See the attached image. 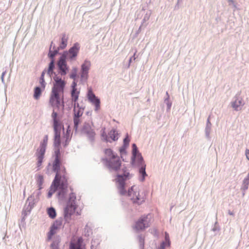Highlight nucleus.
<instances>
[{
    "instance_id": "1",
    "label": "nucleus",
    "mask_w": 249,
    "mask_h": 249,
    "mask_svg": "<svg viewBox=\"0 0 249 249\" xmlns=\"http://www.w3.org/2000/svg\"><path fill=\"white\" fill-rule=\"evenodd\" d=\"M80 48L79 44L75 42L68 50L61 53L56 64L57 72L61 76H65L69 72L70 67L67 62H72L76 59Z\"/></svg>"
},
{
    "instance_id": "2",
    "label": "nucleus",
    "mask_w": 249,
    "mask_h": 249,
    "mask_svg": "<svg viewBox=\"0 0 249 249\" xmlns=\"http://www.w3.org/2000/svg\"><path fill=\"white\" fill-rule=\"evenodd\" d=\"M68 179L69 178L66 175L55 173V176L48 192L47 198H50L58 190L56 194L58 199L61 201L65 200L68 192Z\"/></svg>"
},
{
    "instance_id": "3",
    "label": "nucleus",
    "mask_w": 249,
    "mask_h": 249,
    "mask_svg": "<svg viewBox=\"0 0 249 249\" xmlns=\"http://www.w3.org/2000/svg\"><path fill=\"white\" fill-rule=\"evenodd\" d=\"M131 147V165L133 167H138L139 180L141 182H143L145 180V177L147 176L145 171L146 165L144 163L142 154L139 151L137 145L134 143H132Z\"/></svg>"
},
{
    "instance_id": "4",
    "label": "nucleus",
    "mask_w": 249,
    "mask_h": 249,
    "mask_svg": "<svg viewBox=\"0 0 249 249\" xmlns=\"http://www.w3.org/2000/svg\"><path fill=\"white\" fill-rule=\"evenodd\" d=\"M66 84V81L62 80L54 83L52 88L50 97V103L52 107L57 108L58 109L62 108V110H64V102L63 100L61 98L60 94L64 93Z\"/></svg>"
},
{
    "instance_id": "5",
    "label": "nucleus",
    "mask_w": 249,
    "mask_h": 249,
    "mask_svg": "<svg viewBox=\"0 0 249 249\" xmlns=\"http://www.w3.org/2000/svg\"><path fill=\"white\" fill-rule=\"evenodd\" d=\"M52 155L53 160L52 163L49 162L46 167V174H50V168H51L52 172L60 173L67 175L66 169L63 165V157L61 148H54Z\"/></svg>"
},
{
    "instance_id": "6",
    "label": "nucleus",
    "mask_w": 249,
    "mask_h": 249,
    "mask_svg": "<svg viewBox=\"0 0 249 249\" xmlns=\"http://www.w3.org/2000/svg\"><path fill=\"white\" fill-rule=\"evenodd\" d=\"M122 173H118L116 175L115 178L120 194L123 196L127 194L128 196H130L133 194L134 195L135 193H136L134 191V186L129 188L127 191L125 189V182L130 178V174L125 167L122 169Z\"/></svg>"
},
{
    "instance_id": "7",
    "label": "nucleus",
    "mask_w": 249,
    "mask_h": 249,
    "mask_svg": "<svg viewBox=\"0 0 249 249\" xmlns=\"http://www.w3.org/2000/svg\"><path fill=\"white\" fill-rule=\"evenodd\" d=\"M76 198V196L74 193L71 192L70 194L63 211L64 218L66 222L71 219V216L74 214L78 206L75 201Z\"/></svg>"
},
{
    "instance_id": "8",
    "label": "nucleus",
    "mask_w": 249,
    "mask_h": 249,
    "mask_svg": "<svg viewBox=\"0 0 249 249\" xmlns=\"http://www.w3.org/2000/svg\"><path fill=\"white\" fill-rule=\"evenodd\" d=\"M102 160L105 163L106 166L110 171H113L117 172L116 175L118 173H119V171H121V173H123L122 169H121L122 161L118 156L113 158H105L103 159ZM124 167H126L124 165V166L122 169Z\"/></svg>"
},
{
    "instance_id": "9",
    "label": "nucleus",
    "mask_w": 249,
    "mask_h": 249,
    "mask_svg": "<svg viewBox=\"0 0 249 249\" xmlns=\"http://www.w3.org/2000/svg\"><path fill=\"white\" fill-rule=\"evenodd\" d=\"M80 132L82 135L85 136L90 145L93 146L95 141L96 132L91 125L87 122H85L82 125Z\"/></svg>"
},
{
    "instance_id": "10",
    "label": "nucleus",
    "mask_w": 249,
    "mask_h": 249,
    "mask_svg": "<svg viewBox=\"0 0 249 249\" xmlns=\"http://www.w3.org/2000/svg\"><path fill=\"white\" fill-rule=\"evenodd\" d=\"M120 133L116 129L112 128L108 134L106 132L105 127L102 128L101 130V138L102 141L106 142H112V141H117L119 137Z\"/></svg>"
},
{
    "instance_id": "11",
    "label": "nucleus",
    "mask_w": 249,
    "mask_h": 249,
    "mask_svg": "<svg viewBox=\"0 0 249 249\" xmlns=\"http://www.w3.org/2000/svg\"><path fill=\"white\" fill-rule=\"evenodd\" d=\"M151 218L150 214L141 216L135 222L133 228L137 231H142L150 226V221Z\"/></svg>"
},
{
    "instance_id": "12",
    "label": "nucleus",
    "mask_w": 249,
    "mask_h": 249,
    "mask_svg": "<svg viewBox=\"0 0 249 249\" xmlns=\"http://www.w3.org/2000/svg\"><path fill=\"white\" fill-rule=\"evenodd\" d=\"M87 97L89 102L95 107V111H98L100 109V99L95 95L91 88L88 89Z\"/></svg>"
},
{
    "instance_id": "13",
    "label": "nucleus",
    "mask_w": 249,
    "mask_h": 249,
    "mask_svg": "<svg viewBox=\"0 0 249 249\" xmlns=\"http://www.w3.org/2000/svg\"><path fill=\"white\" fill-rule=\"evenodd\" d=\"M240 94L241 91L238 92L231 102V107L236 111L240 110L245 105L242 97L240 96Z\"/></svg>"
},
{
    "instance_id": "14",
    "label": "nucleus",
    "mask_w": 249,
    "mask_h": 249,
    "mask_svg": "<svg viewBox=\"0 0 249 249\" xmlns=\"http://www.w3.org/2000/svg\"><path fill=\"white\" fill-rule=\"evenodd\" d=\"M68 249H86L83 238L79 237L74 240H71L69 243Z\"/></svg>"
},
{
    "instance_id": "15",
    "label": "nucleus",
    "mask_w": 249,
    "mask_h": 249,
    "mask_svg": "<svg viewBox=\"0 0 249 249\" xmlns=\"http://www.w3.org/2000/svg\"><path fill=\"white\" fill-rule=\"evenodd\" d=\"M72 137V134L71 133V128L70 126L69 125L66 128V130L65 132L64 131L63 138L64 139V141L62 142V145L64 148H66L68 146L69 144V142L71 141Z\"/></svg>"
},
{
    "instance_id": "16",
    "label": "nucleus",
    "mask_w": 249,
    "mask_h": 249,
    "mask_svg": "<svg viewBox=\"0 0 249 249\" xmlns=\"http://www.w3.org/2000/svg\"><path fill=\"white\" fill-rule=\"evenodd\" d=\"M53 127L54 132L53 138H61V129L64 130L63 124L61 123L59 124H53Z\"/></svg>"
},
{
    "instance_id": "17",
    "label": "nucleus",
    "mask_w": 249,
    "mask_h": 249,
    "mask_svg": "<svg viewBox=\"0 0 249 249\" xmlns=\"http://www.w3.org/2000/svg\"><path fill=\"white\" fill-rule=\"evenodd\" d=\"M36 203H37L33 201V200H30L28 202H27L26 200L22 212L29 214Z\"/></svg>"
},
{
    "instance_id": "18",
    "label": "nucleus",
    "mask_w": 249,
    "mask_h": 249,
    "mask_svg": "<svg viewBox=\"0 0 249 249\" xmlns=\"http://www.w3.org/2000/svg\"><path fill=\"white\" fill-rule=\"evenodd\" d=\"M68 41V37L66 36V33H62L61 35L59 45L57 47L61 50H64L67 46Z\"/></svg>"
},
{
    "instance_id": "19",
    "label": "nucleus",
    "mask_w": 249,
    "mask_h": 249,
    "mask_svg": "<svg viewBox=\"0 0 249 249\" xmlns=\"http://www.w3.org/2000/svg\"><path fill=\"white\" fill-rule=\"evenodd\" d=\"M60 50L61 49H59V48L56 47L55 45L54 44L53 47V50H51V48H49V51L48 53V57L50 60H55L54 57L58 54L60 55V53H59Z\"/></svg>"
},
{
    "instance_id": "20",
    "label": "nucleus",
    "mask_w": 249,
    "mask_h": 249,
    "mask_svg": "<svg viewBox=\"0 0 249 249\" xmlns=\"http://www.w3.org/2000/svg\"><path fill=\"white\" fill-rule=\"evenodd\" d=\"M41 190H39V188L36 191H35L32 195H31L27 199V202L30 200H33V201L37 203L39 200L40 196L41 194L40 191Z\"/></svg>"
},
{
    "instance_id": "21",
    "label": "nucleus",
    "mask_w": 249,
    "mask_h": 249,
    "mask_svg": "<svg viewBox=\"0 0 249 249\" xmlns=\"http://www.w3.org/2000/svg\"><path fill=\"white\" fill-rule=\"evenodd\" d=\"M45 89L40 87V86H36L34 89L33 97L35 99L38 100L39 99L42 92Z\"/></svg>"
},
{
    "instance_id": "22",
    "label": "nucleus",
    "mask_w": 249,
    "mask_h": 249,
    "mask_svg": "<svg viewBox=\"0 0 249 249\" xmlns=\"http://www.w3.org/2000/svg\"><path fill=\"white\" fill-rule=\"evenodd\" d=\"M58 229L54 225H51L49 229V231L47 233V240H52L53 236L56 233Z\"/></svg>"
},
{
    "instance_id": "23",
    "label": "nucleus",
    "mask_w": 249,
    "mask_h": 249,
    "mask_svg": "<svg viewBox=\"0 0 249 249\" xmlns=\"http://www.w3.org/2000/svg\"><path fill=\"white\" fill-rule=\"evenodd\" d=\"M46 147L41 146L39 145L38 148H37L36 150V155L37 157V158H44L45 154L46 152Z\"/></svg>"
},
{
    "instance_id": "24",
    "label": "nucleus",
    "mask_w": 249,
    "mask_h": 249,
    "mask_svg": "<svg viewBox=\"0 0 249 249\" xmlns=\"http://www.w3.org/2000/svg\"><path fill=\"white\" fill-rule=\"evenodd\" d=\"M90 62L89 60H85L84 62L81 65V72L85 73H89L90 67Z\"/></svg>"
},
{
    "instance_id": "25",
    "label": "nucleus",
    "mask_w": 249,
    "mask_h": 249,
    "mask_svg": "<svg viewBox=\"0 0 249 249\" xmlns=\"http://www.w3.org/2000/svg\"><path fill=\"white\" fill-rule=\"evenodd\" d=\"M48 216L51 219H54L56 216V212L55 208L52 206L48 207L46 209Z\"/></svg>"
},
{
    "instance_id": "26",
    "label": "nucleus",
    "mask_w": 249,
    "mask_h": 249,
    "mask_svg": "<svg viewBox=\"0 0 249 249\" xmlns=\"http://www.w3.org/2000/svg\"><path fill=\"white\" fill-rule=\"evenodd\" d=\"M85 107L83 108H76L73 107V117L81 118L83 114Z\"/></svg>"
},
{
    "instance_id": "27",
    "label": "nucleus",
    "mask_w": 249,
    "mask_h": 249,
    "mask_svg": "<svg viewBox=\"0 0 249 249\" xmlns=\"http://www.w3.org/2000/svg\"><path fill=\"white\" fill-rule=\"evenodd\" d=\"M166 97L164 99V103L166 104L167 106L166 108V111L167 112L170 111L172 105V102L170 100V95L167 91L166 92Z\"/></svg>"
},
{
    "instance_id": "28",
    "label": "nucleus",
    "mask_w": 249,
    "mask_h": 249,
    "mask_svg": "<svg viewBox=\"0 0 249 249\" xmlns=\"http://www.w3.org/2000/svg\"><path fill=\"white\" fill-rule=\"evenodd\" d=\"M73 130L75 133L78 132L79 124L81 123V118L73 117Z\"/></svg>"
},
{
    "instance_id": "29",
    "label": "nucleus",
    "mask_w": 249,
    "mask_h": 249,
    "mask_svg": "<svg viewBox=\"0 0 249 249\" xmlns=\"http://www.w3.org/2000/svg\"><path fill=\"white\" fill-rule=\"evenodd\" d=\"M79 93L80 91H77V89L71 90V94L72 102L78 101Z\"/></svg>"
},
{
    "instance_id": "30",
    "label": "nucleus",
    "mask_w": 249,
    "mask_h": 249,
    "mask_svg": "<svg viewBox=\"0 0 249 249\" xmlns=\"http://www.w3.org/2000/svg\"><path fill=\"white\" fill-rule=\"evenodd\" d=\"M105 154L107 155L108 158H113L115 157L118 156L117 154L115 153L110 148H107L105 149L104 151Z\"/></svg>"
},
{
    "instance_id": "31",
    "label": "nucleus",
    "mask_w": 249,
    "mask_h": 249,
    "mask_svg": "<svg viewBox=\"0 0 249 249\" xmlns=\"http://www.w3.org/2000/svg\"><path fill=\"white\" fill-rule=\"evenodd\" d=\"M51 117L52 118L53 124L61 123L60 118L58 117V113L54 110H53Z\"/></svg>"
},
{
    "instance_id": "32",
    "label": "nucleus",
    "mask_w": 249,
    "mask_h": 249,
    "mask_svg": "<svg viewBox=\"0 0 249 249\" xmlns=\"http://www.w3.org/2000/svg\"><path fill=\"white\" fill-rule=\"evenodd\" d=\"M170 245V242L169 237L165 238V241H162L157 249H165V246H169Z\"/></svg>"
},
{
    "instance_id": "33",
    "label": "nucleus",
    "mask_w": 249,
    "mask_h": 249,
    "mask_svg": "<svg viewBox=\"0 0 249 249\" xmlns=\"http://www.w3.org/2000/svg\"><path fill=\"white\" fill-rule=\"evenodd\" d=\"M37 185L39 190L42 189V185L44 182V178L42 175H38L36 179Z\"/></svg>"
},
{
    "instance_id": "34",
    "label": "nucleus",
    "mask_w": 249,
    "mask_h": 249,
    "mask_svg": "<svg viewBox=\"0 0 249 249\" xmlns=\"http://www.w3.org/2000/svg\"><path fill=\"white\" fill-rule=\"evenodd\" d=\"M55 60H50V62L48 64V66L47 68V74H50L51 71L54 70L55 69Z\"/></svg>"
},
{
    "instance_id": "35",
    "label": "nucleus",
    "mask_w": 249,
    "mask_h": 249,
    "mask_svg": "<svg viewBox=\"0 0 249 249\" xmlns=\"http://www.w3.org/2000/svg\"><path fill=\"white\" fill-rule=\"evenodd\" d=\"M137 193H135V194L134 196H136V198H132L131 199L133 200V202L134 203L137 204L138 205H141L142 204V203L144 201L143 200H141V198L140 197V196L139 195V194L137 195Z\"/></svg>"
},
{
    "instance_id": "36",
    "label": "nucleus",
    "mask_w": 249,
    "mask_h": 249,
    "mask_svg": "<svg viewBox=\"0 0 249 249\" xmlns=\"http://www.w3.org/2000/svg\"><path fill=\"white\" fill-rule=\"evenodd\" d=\"M212 124H206L205 128V133L206 138L209 140L210 139V133L211 131Z\"/></svg>"
},
{
    "instance_id": "37",
    "label": "nucleus",
    "mask_w": 249,
    "mask_h": 249,
    "mask_svg": "<svg viewBox=\"0 0 249 249\" xmlns=\"http://www.w3.org/2000/svg\"><path fill=\"white\" fill-rule=\"evenodd\" d=\"M138 239L139 242L140 249H144V238L140 234L138 236Z\"/></svg>"
},
{
    "instance_id": "38",
    "label": "nucleus",
    "mask_w": 249,
    "mask_h": 249,
    "mask_svg": "<svg viewBox=\"0 0 249 249\" xmlns=\"http://www.w3.org/2000/svg\"><path fill=\"white\" fill-rule=\"evenodd\" d=\"M61 138H53V146L54 148H61Z\"/></svg>"
},
{
    "instance_id": "39",
    "label": "nucleus",
    "mask_w": 249,
    "mask_h": 249,
    "mask_svg": "<svg viewBox=\"0 0 249 249\" xmlns=\"http://www.w3.org/2000/svg\"><path fill=\"white\" fill-rule=\"evenodd\" d=\"M60 243V239L58 238L55 239L53 240V242L51 244V249H59V244Z\"/></svg>"
},
{
    "instance_id": "40",
    "label": "nucleus",
    "mask_w": 249,
    "mask_h": 249,
    "mask_svg": "<svg viewBox=\"0 0 249 249\" xmlns=\"http://www.w3.org/2000/svg\"><path fill=\"white\" fill-rule=\"evenodd\" d=\"M78 69L76 67H73L71 73L69 75L71 79L74 80L77 78Z\"/></svg>"
},
{
    "instance_id": "41",
    "label": "nucleus",
    "mask_w": 249,
    "mask_h": 249,
    "mask_svg": "<svg viewBox=\"0 0 249 249\" xmlns=\"http://www.w3.org/2000/svg\"><path fill=\"white\" fill-rule=\"evenodd\" d=\"M249 185V181L247 180V179H244L241 190L242 191L246 192L248 189Z\"/></svg>"
},
{
    "instance_id": "42",
    "label": "nucleus",
    "mask_w": 249,
    "mask_h": 249,
    "mask_svg": "<svg viewBox=\"0 0 249 249\" xmlns=\"http://www.w3.org/2000/svg\"><path fill=\"white\" fill-rule=\"evenodd\" d=\"M92 233V230L86 225L84 230L83 235L86 237H89Z\"/></svg>"
},
{
    "instance_id": "43",
    "label": "nucleus",
    "mask_w": 249,
    "mask_h": 249,
    "mask_svg": "<svg viewBox=\"0 0 249 249\" xmlns=\"http://www.w3.org/2000/svg\"><path fill=\"white\" fill-rule=\"evenodd\" d=\"M128 147L122 145V146L120 147L119 149V151L120 152L121 158L122 159L123 161H124V160L123 159L122 156L127 153L126 149Z\"/></svg>"
},
{
    "instance_id": "44",
    "label": "nucleus",
    "mask_w": 249,
    "mask_h": 249,
    "mask_svg": "<svg viewBox=\"0 0 249 249\" xmlns=\"http://www.w3.org/2000/svg\"><path fill=\"white\" fill-rule=\"evenodd\" d=\"M130 141V137L128 134V133H126L125 137L123 139V145H124L125 146L128 147L129 145V142Z\"/></svg>"
},
{
    "instance_id": "45",
    "label": "nucleus",
    "mask_w": 249,
    "mask_h": 249,
    "mask_svg": "<svg viewBox=\"0 0 249 249\" xmlns=\"http://www.w3.org/2000/svg\"><path fill=\"white\" fill-rule=\"evenodd\" d=\"M62 221L63 219L62 218L57 219L53 222L52 225H54V226H55L58 230L60 229V226L62 224Z\"/></svg>"
},
{
    "instance_id": "46",
    "label": "nucleus",
    "mask_w": 249,
    "mask_h": 249,
    "mask_svg": "<svg viewBox=\"0 0 249 249\" xmlns=\"http://www.w3.org/2000/svg\"><path fill=\"white\" fill-rule=\"evenodd\" d=\"M48 141V136L46 135L44 136L42 141L40 143V146L47 147V143Z\"/></svg>"
},
{
    "instance_id": "47",
    "label": "nucleus",
    "mask_w": 249,
    "mask_h": 249,
    "mask_svg": "<svg viewBox=\"0 0 249 249\" xmlns=\"http://www.w3.org/2000/svg\"><path fill=\"white\" fill-rule=\"evenodd\" d=\"M39 83L40 85V87L45 89L46 85V83L45 81L44 77H40L39 78Z\"/></svg>"
},
{
    "instance_id": "48",
    "label": "nucleus",
    "mask_w": 249,
    "mask_h": 249,
    "mask_svg": "<svg viewBox=\"0 0 249 249\" xmlns=\"http://www.w3.org/2000/svg\"><path fill=\"white\" fill-rule=\"evenodd\" d=\"M28 215V214H27L26 213H23V212H22V218L21 219L20 222L19 223V227H20L21 225H22L23 226L24 224H25V219H26V217H27V216Z\"/></svg>"
},
{
    "instance_id": "49",
    "label": "nucleus",
    "mask_w": 249,
    "mask_h": 249,
    "mask_svg": "<svg viewBox=\"0 0 249 249\" xmlns=\"http://www.w3.org/2000/svg\"><path fill=\"white\" fill-rule=\"evenodd\" d=\"M81 75H80V80L81 81H86L87 80L89 77V73H85L83 72H81Z\"/></svg>"
},
{
    "instance_id": "50",
    "label": "nucleus",
    "mask_w": 249,
    "mask_h": 249,
    "mask_svg": "<svg viewBox=\"0 0 249 249\" xmlns=\"http://www.w3.org/2000/svg\"><path fill=\"white\" fill-rule=\"evenodd\" d=\"M136 53V52H135V53L133 54V55L129 58V59L128 60V67H130V64L133 61H135L136 60V57L135 56Z\"/></svg>"
},
{
    "instance_id": "51",
    "label": "nucleus",
    "mask_w": 249,
    "mask_h": 249,
    "mask_svg": "<svg viewBox=\"0 0 249 249\" xmlns=\"http://www.w3.org/2000/svg\"><path fill=\"white\" fill-rule=\"evenodd\" d=\"M53 78L54 80V83H56L63 80L60 76L57 75V74H55V75L53 76Z\"/></svg>"
},
{
    "instance_id": "52",
    "label": "nucleus",
    "mask_w": 249,
    "mask_h": 249,
    "mask_svg": "<svg viewBox=\"0 0 249 249\" xmlns=\"http://www.w3.org/2000/svg\"><path fill=\"white\" fill-rule=\"evenodd\" d=\"M77 81L75 79L73 80L71 85V90L77 89Z\"/></svg>"
},
{
    "instance_id": "53",
    "label": "nucleus",
    "mask_w": 249,
    "mask_h": 249,
    "mask_svg": "<svg viewBox=\"0 0 249 249\" xmlns=\"http://www.w3.org/2000/svg\"><path fill=\"white\" fill-rule=\"evenodd\" d=\"M150 16V14H148V13H146L144 15L143 18L142 19V24H143L145 22H146V21H147L149 19Z\"/></svg>"
},
{
    "instance_id": "54",
    "label": "nucleus",
    "mask_w": 249,
    "mask_h": 249,
    "mask_svg": "<svg viewBox=\"0 0 249 249\" xmlns=\"http://www.w3.org/2000/svg\"><path fill=\"white\" fill-rule=\"evenodd\" d=\"M43 159H42V158H37V162H36L37 167H39L42 165L43 161Z\"/></svg>"
},
{
    "instance_id": "55",
    "label": "nucleus",
    "mask_w": 249,
    "mask_h": 249,
    "mask_svg": "<svg viewBox=\"0 0 249 249\" xmlns=\"http://www.w3.org/2000/svg\"><path fill=\"white\" fill-rule=\"evenodd\" d=\"M6 72H7L6 71H3L2 74H1V77H0V79L1 80V81H2V83L4 84H5V82H4V77L5 75L6 74Z\"/></svg>"
},
{
    "instance_id": "56",
    "label": "nucleus",
    "mask_w": 249,
    "mask_h": 249,
    "mask_svg": "<svg viewBox=\"0 0 249 249\" xmlns=\"http://www.w3.org/2000/svg\"><path fill=\"white\" fill-rule=\"evenodd\" d=\"M72 102L73 103V107H75L76 108H83L82 107L80 106L79 104L77 102V101Z\"/></svg>"
},
{
    "instance_id": "57",
    "label": "nucleus",
    "mask_w": 249,
    "mask_h": 249,
    "mask_svg": "<svg viewBox=\"0 0 249 249\" xmlns=\"http://www.w3.org/2000/svg\"><path fill=\"white\" fill-rule=\"evenodd\" d=\"M229 5H232L234 7H236V4L233 0H228Z\"/></svg>"
},
{
    "instance_id": "58",
    "label": "nucleus",
    "mask_w": 249,
    "mask_h": 249,
    "mask_svg": "<svg viewBox=\"0 0 249 249\" xmlns=\"http://www.w3.org/2000/svg\"><path fill=\"white\" fill-rule=\"evenodd\" d=\"M142 24L140 27L139 28L138 30L137 31L136 33H135V36H137L141 32L142 29Z\"/></svg>"
},
{
    "instance_id": "59",
    "label": "nucleus",
    "mask_w": 249,
    "mask_h": 249,
    "mask_svg": "<svg viewBox=\"0 0 249 249\" xmlns=\"http://www.w3.org/2000/svg\"><path fill=\"white\" fill-rule=\"evenodd\" d=\"M47 70H46V69H45L41 72V75H40V77H45V73H47Z\"/></svg>"
},
{
    "instance_id": "60",
    "label": "nucleus",
    "mask_w": 249,
    "mask_h": 249,
    "mask_svg": "<svg viewBox=\"0 0 249 249\" xmlns=\"http://www.w3.org/2000/svg\"><path fill=\"white\" fill-rule=\"evenodd\" d=\"M55 74H56V73L54 71V70H53V71H51V73L50 74H47L50 78H51L52 76L53 77L54 75H55Z\"/></svg>"
},
{
    "instance_id": "61",
    "label": "nucleus",
    "mask_w": 249,
    "mask_h": 249,
    "mask_svg": "<svg viewBox=\"0 0 249 249\" xmlns=\"http://www.w3.org/2000/svg\"><path fill=\"white\" fill-rule=\"evenodd\" d=\"M217 224V222H215V225H214V226L213 227V228L212 229V231H215L217 230H218V228L217 227V226H216V224Z\"/></svg>"
},
{
    "instance_id": "62",
    "label": "nucleus",
    "mask_w": 249,
    "mask_h": 249,
    "mask_svg": "<svg viewBox=\"0 0 249 249\" xmlns=\"http://www.w3.org/2000/svg\"><path fill=\"white\" fill-rule=\"evenodd\" d=\"M245 155L246 156L247 159L249 160V150L246 149L245 151Z\"/></svg>"
},
{
    "instance_id": "63",
    "label": "nucleus",
    "mask_w": 249,
    "mask_h": 249,
    "mask_svg": "<svg viewBox=\"0 0 249 249\" xmlns=\"http://www.w3.org/2000/svg\"><path fill=\"white\" fill-rule=\"evenodd\" d=\"M206 124H212L210 122V116H209L208 118H207Z\"/></svg>"
},
{
    "instance_id": "64",
    "label": "nucleus",
    "mask_w": 249,
    "mask_h": 249,
    "mask_svg": "<svg viewBox=\"0 0 249 249\" xmlns=\"http://www.w3.org/2000/svg\"><path fill=\"white\" fill-rule=\"evenodd\" d=\"M228 213L231 215H234V213L233 212L231 211L230 210H229Z\"/></svg>"
}]
</instances>
